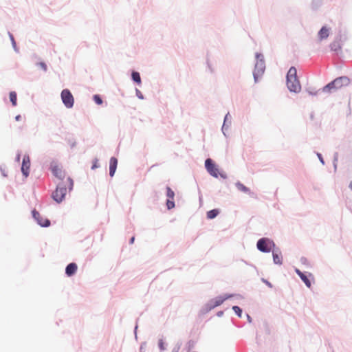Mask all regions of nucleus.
I'll return each mask as SVG.
<instances>
[{
    "instance_id": "nucleus-1",
    "label": "nucleus",
    "mask_w": 352,
    "mask_h": 352,
    "mask_svg": "<svg viewBox=\"0 0 352 352\" xmlns=\"http://www.w3.org/2000/svg\"><path fill=\"white\" fill-rule=\"evenodd\" d=\"M67 186H69L70 189L73 186V181L70 177H66L65 181L59 183L55 191L53 192L52 197L57 203H60L64 199L67 191Z\"/></svg>"
},
{
    "instance_id": "nucleus-2",
    "label": "nucleus",
    "mask_w": 352,
    "mask_h": 352,
    "mask_svg": "<svg viewBox=\"0 0 352 352\" xmlns=\"http://www.w3.org/2000/svg\"><path fill=\"white\" fill-rule=\"evenodd\" d=\"M287 87L290 91L298 93L301 90V85L297 77V71L294 67L289 68L287 74Z\"/></svg>"
},
{
    "instance_id": "nucleus-3",
    "label": "nucleus",
    "mask_w": 352,
    "mask_h": 352,
    "mask_svg": "<svg viewBox=\"0 0 352 352\" xmlns=\"http://www.w3.org/2000/svg\"><path fill=\"white\" fill-rule=\"evenodd\" d=\"M350 84V79L346 76H341L336 78L334 80L323 87V91L329 92L332 89H341Z\"/></svg>"
},
{
    "instance_id": "nucleus-4",
    "label": "nucleus",
    "mask_w": 352,
    "mask_h": 352,
    "mask_svg": "<svg viewBox=\"0 0 352 352\" xmlns=\"http://www.w3.org/2000/svg\"><path fill=\"white\" fill-rule=\"evenodd\" d=\"M256 62L255 64V68L254 70V78L255 81H257L258 76L262 75L265 71V61L263 55L260 53L256 54Z\"/></svg>"
},
{
    "instance_id": "nucleus-5",
    "label": "nucleus",
    "mask_w": 352,
    "mask_h": 352,
    "mask_svg": "<svg viewBox=\"0 0 352 352\" xmlns=\"http://www.w3.org/2000/svg\"><path fill=\"white\" fill-rule=\"evenodd\" d=\"M274 246V242L267 238H262L257 242V248L263 252H270Z\"/></svg>"
},
{
    "instance_id": "nucleus-6",
    "label": "nucleus",
    "mask_w": 352,
    "mask_h": 352,
    "mask_svg": "<svg viewBox=\"0 0 352 352\" xmlns=\"http://www.w3.org/2000/svg\"><path fill=\"white\" fill-rule=\"evenodd\" d=\"M61 100L67 108H72L74 104V98L69 89H63L60 94Z\"/></svg>"
},
{
    "instance_id": "nucleus-7",
    "label": "nucleus",
    "mask_w": 352,
    "mask_h": 352,
    "mask_svg": "<svg viewBox=\"0 0 352 352\" xmlns=\"http://www.w3.org/2000/svg\"><path fill=\"white\" fill-rule=\"evenodd\" d=\"M205 166L206 170L212 176L218 177L219 175V169L211 159L208 158L206 160Z\"/></svg>"
},
{
    "instance_id": "nucleus-8",
    "label": "nucleus",
    "mask_w": 352,
    "mask_h": 352,
    "mask_svg": "<svg viewBox=\"0 0 352 352\" xmlns=\"http://www.w3.org/2000/svg\"><path fill=\"white\" fill-rule=\"evenodd\" d=\"M30 167V160L28 155H24L23 158L21 171L25 177H28L29 175V170Z\"/></svg>"
},
{
    "instance_id": "nucleus-9",
    "label": "nucleus",
    "mask_w": 352,
    "mask_h": 352,
    "mask_svg": "<svg viewBox=\"0 0 352 352\" xmlns=\"http://www.w3.org/2000/svg\"><path fill=\"white\" fill-rule=\"evenodd\" d=\"M32 214L34 218L37 221L39 225L43 227H47L50 226V222L48 219L43 218L40 213L36 210H33Z\"/></svg>"
},
{
    "instance_id": "nucleus-10",
    "label": "nucleus",
    "mask_w": 352,
    "mask_h": 352,
    "mask_svg": "<svg viewBox=\"0 0 352 352\" xmlns=\"http://www.w3.org/2000/svg\"><path fill=\"white\" fill-rule=\"evenodd\" d=\"M52 171L56 177L59 178L61 180H64L65 173L60 166H58V165L52 166Z\"/></svg>"
},
{
    "instance_id": "nucleus-11",
    "label": "nucleus",
    "mask_w": 352,
    "mask_h": 352,
    "mask_svg": "<svg viewBox=\"0 0 352 352\" xmlns=\"http://www.w3.org/2000/svg\"><path fill=\"white\" fill-rule=\"evenodd\" d=\"M118 165V160L115 157H112L109 162V175L113 177L116 173Z\"/></svg>"
},
{
    "instance_id": "nucleus-12",
    "label": "nucleus",
    "mask_w": 352,
    "mask_h": 352,
    "mask_svg": "<svg viewBox=\"0 0 352 352\" xmlns=\"http://www.w3.org/2000/svg\"><path fill=\"white\" fill-rule=\"evenodd\" d=\"M296 274L300 276L301 280L305 283L306 286L309 288L311 287V281L307 276H306L305 274H303L300 270L298 269H296Z\"/></svg>"
},
{
    "instance_id": "nucleus-13",
    "label": "nucleus",
    "mask_w": 352,
    "mask_h": 352,
    "mask_svg": "<svg viewBox=\"0 0 352 352\" xmlns=\"http://www.w3.org/2000/svg\"><path fill=\"white\" fill-rule=\"evenodd\" d=\"M329 28L326 26H323L318 32V38L320 41H322L328 38L329 35Z\"/></svg>"
},
{
    "instance_id": "nucleus-14",
    "label": "nucleus",
    "mask_w": 352,
    "mask_h": 352,
    "mask_svg": "<svg viewBox=\"0 0 352 352\" xmlns=\"http://www.w3.org/2000/svg\"><path fill=\"white\" fill-rule=\"evenodd\" d=\"M77 265L74 263H69L65 269V273L67 276H71L74 275L77 270Z\"/></svg>"
},
{
    "instance_id": "nucleus-15",
    "label": "nucleus",
    "mask_w": 352,
    "mask_h": 352,
    "mask_svg": "<svg viewBox=\"0 0 352 352\" xmlns=\"http://www.w3.org/2000/svg\"><path fill=\"white\" fill-rule=\"evenodd\" d=\"M232 296V295H225V296H219L217 298H216L214 300V306H219L221 305L226 300L231 298Z\"/></svg>"
},
{
    "instance_id": "nucleus-16",
    "label": "nucleus",
    "mask_w": 352,
    "mask_h": 352,
    "mask_svg": "<svg viewBox=\"0 0 352 352\" xmlns=\"http://www.w3.org/2000/svg\"><path fill=\"white\" fill-rule=\"evenodd\" d=\"M273 261L276 264H282V256L280 252H276L273 250Z\"/></svg>"
},
{
    "instance_id": "nucleus-17",
    "label": "nucleus",
    "mask_w": 352,
    "mask_h": 352,
    "mask_svg": "<svg viewBox=\"0 0 352 352\" xmlns=\"http://www.w3.org/2000/svg\"><path fill=\"white\" fill-rule=\"evenodd\" d=\"M219 213V210L213 209L207 212V218L209 219H212L215 218Z\"/></svg>"
},
{
    "instance_id": "nucleus-18",
    "label": "nucleus",
    "mask_w": 352,
    "mask_h": 352,
    "mask_svg": "<svg viewBox=\"0 0 352 352\" xmlns=\"http://www.w3.org/2000/svg\"><path fill=\"white\" fill-rule=\"evenodd\" d=\"M236 186L237 188V189L240 191H242L243 192H245V193H250V190L248 188H247L246 186H245L243 184L240 183V182H237L236 184Z\"/></svg>"
},
{
    "instance_id": "nucleus-19",
    "label": "nucleus",
    "mask_w": 352,
    "mask_h": 352,
    "mask_svg": "<svg viewBox=\"0 0 352 352\" xmlns=\"http://www.w3.org/2000/svg\"><path fill=\"white\" fill-rule=\"evenodd\" d=\"M131 76H132V79L135 82H137L139 85L141 83V78H140V74L138 72H133L132 74H131Z\"/></svg>"
},
{
    "instance_id": "nucleus-20",
    "label": "nucleus",
    "mask_w": 352,
    "mask_h": 352,
    "mask_svg": "<svg viewBox=\"0 0 352 352\" xmlns=\"http://www.w3.org/2000/svg\"><path fill=\"white\" fill-rule=\"evenodd\" d=\"M10 100L12 102V104L15 107L16 105V100H17V98H16V94L15 91H11L10 93Z\"/></svg>"
},
{
    "instance_id": "nucleus-21",
    "label": "nucleus",
    "mask_w": 352,
    "mask_h": 352,
    "mask_svg": "<svg viewBox=\"0 0 352 352\" xmlns=\"http://www.w3.org/2000/svg\"><path fill=\"white\" fill-rule=\"evenodd\" d=\"M166 196L168 197V199H172L173 200L174 199V197H175V192H173V190H172V189L170 188V187H167L166 188Z\"/></svg>"
},
{
    "instance_id": "nucleus-22",
    "label": "nucleus",
    "mask_w": 352,
    "mask_h": 352,
    "mask_svg": "<svg viewBox=\"0 0 352 352\" xmlns=\"http://www.w3.org/2000/svg\"><path fill=\"white\" fill-rule=\"evenodd\" d=\"M166 206L168 210H170L175 207V203L174 201L172 199H167L166 201Z\"/></svg>"
},
{
    "instance_id": "nucleus-23",
    "label": "nucleus",
    "mask_w": 352,
    "mask_h": 352,
    "mask_svg": "<svg viewBox=\"0 0 352 352\" xmlns=\"http://www.w3.org/2000/svg\"><path fill=\"white\" fill-rule=\"evenodd\" d=\"M232 309L234 310V311L239 316L241 317V314H242V310L241 309L238 307V306H233L232 307Z\"/></svg>"
},
{
    "instance_id": "nucleus-24",
    "label": "nucleus",
    "mask_w": 352,
    "mask_h": 352,
    "mask_svg": "<svg viewBox=\"0 0 352 352\" xmlns=\"http://www.w3.org/2000/svg\"><path fill=\"white\" fill-rule=\"evenodd\" d=\"M94 100L97 104H102V100L98 95L94 96Z\"/></svg>"
},
{
    "instance_id": "nucleus-25",
    "label": "nucleus",
    "mask_w": 352,
    "mask_h": 352,
    "mask_svg": "<svg viewBox=\"0 0 352 352\" xmlns=\"http://www.w3.org/2000/svg\"><path fill=\"white\" fill-rule=\"evenodd\" d=\"M158 345H159L160 349L162 351L165 350L164 342V340L162 339H160L159 340Z\"/></svg>"
},
{
    "instance_id": "nucleus-26",
    "label": "nucleus",
    "mask_w": 352,
    "mask_h": 352,
    "mask_svg": "<svg viewBox=\"0 0 352 352\" xmlns=\"http://www.w3.org/2000/svg\"><path fill=\"white\" fill-rule=\"evenodd\" d=\"M38 65L43 70V71H47V65L45 63L43 62H41L39 63H38Z\"/></svg>"
},
{
    "instance_id": "nucleus-27",
    "label": "nucleus",
    "mask_w": 352,
    "mask_h": 352,
    "mask_svg": "<svg viewBox=\"0 0 352 352\" xmlns=\"http://www.w3.org/2000/svg\"><path fill=\"white\" fill-rule=\"evenodd\" d=\"M98 167V160L97 159H95L93 162V166L91 167L92 169H95Z\"/></svg>"
},
{
    "instance_id": "nucleus-28",
    "label": "nucleus",
    "mask_w": 352,
    "mask_h": 352,
    "mask_svg": "<svg viewBox=\"0 0 352 352\" xmlns=\"http://www.w3.org/2000/svg\"><path fill=\"white\" fill-rule=\"evenodd\" d=\"M180 349V344H177L173 349L172 352H178Z\"/></svg>"
},
{
    "instance_id": "nucleus-29",
    "label": "nucleus",
    "mask_w": 352,
    "mask_h": 352,
    "mask_svg": "<svg viewBox=\"0 0 352 352\" xmlns=\"http://www.w3.org/2000/svg\"><path fill=\"white\" fill-rule=\"evenodd\" d=\"M263 281H264V282L266 283V285H268L270 287H272V284H271L270 282H268L267 280H263Z\"/></svg>"
},
{
    "instance_id": "nucleus-30",
    "label": "nucleus",
    "mask_w": 352,
    "mask_h": 352,
    "mask_svg": "<svg viewBox=\"0 0 352 352\" xmlns=\"http://www.w3.org/2000/svg\"><path fill=\"white\" fill-rule=\"evenodd\" d=\"M21 116L20 115H18V116H16L15 117V120H16V121H19V120H21Z\"/></svg>"
},
{
    "instance_id": "nucleus-31",
    "label": "nucleus",
    "mask_w": 352,
    "mask_h": 352,
    "mask_svg": "<svg viewBox=\"0 0 352 352\" xmlns=\"http://www.w3.org/2000/svg\"><path fill=\"white\" fill-rule=\"evenodd\" d=\"M134 241H135V237H134V236H132V237H131V240H130V243H131V244L133 243Z\"/></svg>"
},
{
    "instance_id": "nucleus-32",
    "label": "nucleus",
    "mask_w": 352,
    "mask_h": 352,
    "mask_svg": "<svg viewBox=\"0 0 352 352\" xmlns=\"http://www.w3.org/2000/svg\"><path fill=\"white\" fill-rule=\"evenodd\" d=\"M349 187L352 190V182L350 183Z\"/></svg>"
},
{
    "instance_id": "nucleus-33",
    "label": "nucleus",
    "mask_w": 352,
    "mask_h": 352,
    "mask_svg": "<svg viewBox=\"0 0 352 352\" xmlns=\"http://www.w3.org/2000/svg\"><path fill=\"white\" fill-rule=\"evenodd\" d=\"M139 96L140 98H142V96H141V94H139Z\"/></svg>"
},
{
    "instance_id": "nucleus-34",
    "label": "nucleus",
    "mask_w": 352,
    "mask_h": 352,
    "mask_svg": "<svg viewBox=\"0 0 352 352\" xmlns=\"http://www.w3.org/2000/svg\"><path fill=\"white\" fill-rule=\"evenodd\" d=\"M139 96L140 98H142V96H141V94H139Z\"/></svg>"
}]
</instances>
